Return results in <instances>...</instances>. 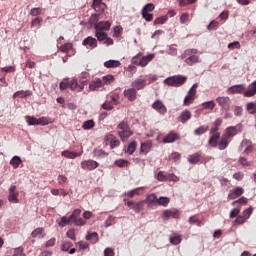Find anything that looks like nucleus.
<instances>
[{
  "label": "nucleus",
  "mask_w": 256,
  "mask_h": 256,
  "mask_svg": "<svg viewBox=\"0 0 256 256\" xmlns=\"http://www.w3.org/2000/svg\"><path fill=\"white\" fill-rule=\"evenodd\" d=\"M232 205L233 206H235V205H247V198L246 197H241L238 200L233 201Z\"/></svg>",
  "instance_id": "obj_61"
},
{
  "label": "nucleus",
  "mask_w": 256,
  "mask_h": 256,
  "mask_svg": "<svg viewBox=\"0 0 256 256\" xmlns=\"http://www.w3.org/2000/svg\"><path fill=\"white\" fill-rule=\"evenodd\" d=\"M192 117L191 111L189 110H184L183 112H181V114L179 115L178 119L179 121H181L182 123H187V121H189Z\"/></svg>",
  "instance_id": "obj_32"
},
{
  "label": "nucleus",
  "mask_w": 256,
  "mask_h": 256,
  "mask_svg": "<svg viewBox=\"0 0 256 256\" xmlns=\"http://www.w3.org/2000/svg\"><path fill=\"white\" fill-rule=\"evenodd\" d=\"M219 151H225L227 147H229V138L222 134L220 141L217 145Z\"/></svg>",
  "instance_id": "obj_28"
},
{
  "label": "nucleus",
  "mask_w": 256,
  "mask_h": 256,
  "mask_svg": "<svg viewBox=\"0 0 256 256\" xmlns=\"http://www.w3.org/2000/svg\"><path fill=\"white\" fill-rule=\"evenodd\" d=\"M247 220L243 215H239L234 220V225H243Z\"/></svg>",
  "instance_id": "obj_59"
},
{
  "label": "nucleus",
  "mask_w": 256,
  "mask_h": 256,
  "mask_svg": "<svg viewBox=\"0 0 256 256\" xmlns=\"http://www.w3.org/2000/svg\"><path fill=\"white\" fill-rule=\"evenodd\" d=\"M239 213H241V208H233L229 214L230 219H235V217H239Z\"/></svg>",
  "instance_id": "obj_54"
},
{
  "label": "nucleus",
  "mask_w": 256,
  "mask_h": 256,
  "mask_svg": "<svg viewBox=\"0 0 256 256\" xmlns=\"http://www.w3.org/2000/svg\"><path fill=\"white\" fill-rule=\"evenodd\" d=\"M208 31H217L219 29V22L213 20L207 27Z\"/></svg>",
  "instance_id": "obj_52"
},
{
  "label": "nucleus",
  "mask_w": 256,
  "mask_h": 256,
  "mask_svg": "<svg viewBox=\"0 0 256 256\" xmlns=\"http://www.w3.org/2000/svg\"><path fill=\"white\" fill-rule=\"evenodd\" d=\"M147 85V80L138 78L132 82V87L136 91H141V89H145V86Z\"/></svg>",
  "instance_id": "obj_21"
},
{
  "label": "nucleus",
  "mask_w": 256,
  "mask_h": 256,
  "mask_svg": "<svg viewBox=\"0 0 256 256\" xmlns=\"http://www.w3.org/2000/svg\"><path fill=\"white\" fill-rule=\"evenodd\" d=\"M179 139H181V136L177 134V132L171 131L162 141L163 143H175V141H179Z\"/></svg>",
  "instance_id": "obj_18"
},
{
  "label": "nucleus",
  "mask_w": 256,
  "mask_h": 256,
  "mask_svg": "<svg viewBox=\"0 0 256 256\" xmlns=\"http://www.w3.org/2000/svg\"><path fill=\"white\" fill-rule=\"evenodd\" d=\"M59 50L62 53H69V52H71L70 54H68V57H71L72 55H75V49L73 48V43H65V44L61 45L59 47Z\"/></svg>",
  "instance_id": "obj_20"
},
{
  "label": "nucleus",
  "mask_w": 256,
  "mask_h": 256,
  "mask_svg": "<svg viewBox=\"0 0 256 256\" xmlns=\"http://www.w3.org/2000/svg\"><path fill=\"white\" fill-rule=\"evenodd\" d=\"M180 216L181 212L178 209L164 210L162 213V217L165 219H179Z\"/></svg>",
  "instance_id": "obj_12"
},
{
  "label": "nucleus",
  "mask_w": 256,
  "mask_h": 256,
  "mask_svg": "<svg viewBox=\"0 0 256 256\" xmlns=\"http://www.w3.org/2000/svg\"><path fill=\"white\" fill-rule=\"evenodd\" d=\"M164 83L166 85H169L170 87H181L182 85H185L187 83V76L182 75H175L168 77L164 80Z\"/></svg>",
  "instance_id": "obj_3"
},
{
  "label": "nucleus",
  "mask_w": 256,
  "mask_h": 256,
  "mask_svg": "<svg viewBox=\"0 0 256 256\" xmlns=\"http://www.w3.org/2000/svg\"><path fill=\"white\" fill-rule=\"evenodd\" d=\"M189 223H190V225H195V223H196V225H197L198 227H201V225H203V223H202L201 221H199V219L196 218V216L190 217V218H189Z\"/></svg>",
  "instance_id": "obj_60"
},
{
  "label": "nucleus",
  "mask_w": 256,
  "mask_h": 256,
  "mask_svg": "<svg viewBox=\"0 0 256 256\" xmlns=\"http://www.w3.org/2000/svg\"><path fill=\"white\" fill-rule=\"evenodd\" d=\"M167 19H169L167 15L158 17L154 20V25H164V23H167Z\"/></svg>",
  "instance_id": "obj_49"
},
{
  "label": "nucleus",
  "mask_w": 256,
  "mask_h": 256,
  "mask_svg": "<svg viewBox=\"0 0 256 256\" xmlns=\"http://www.w3.org/2000/svg\"><path fill=\"white\" fill-rule=\"evenodd\" d=\"M256 95V80L252 82L248 89L244 91V97H255Z\"/></svg>",
  "instance_id": "obj_27"
},
{
  "label": "nucleus",
  "mask_w": 256,
  "mask_h": 256,
  "mask_svg": "<svg viewBox=\"0 0 256 256\" xmlns=\"http://www.w3.org/2000/svg\"><path fill=\"white\" fill-rule=\"evenodd\" d=\"M79 210H74L72 214L69 216V218L63 216L61 218V221L59 222L60 227H66V225H69V223H73V219H75L76 215H79Z\"/></svg>",
  "instance_id": "obj_14"
},
{
  "label": "nucleus",
  "mask_w": 256,
  "mask_h": 256,
  "mask_svg": "<svg viewBox=\"0 0 256 256\" xmlns=\"http://www.w3.org/2000/svg\"><path fill=\"white\" fill-rule=\"evenodd\" d=\"M155 11V4L148 3L142 8V17L147 21L151 22L153 20V12Z\"/></svg>",
  "instance_id": "obj_4"
},
{
  "label": "nucleus",
  "mask_w": 256,
  "mask_h": 256,
  "mask_svg": "<svg viewBox=\"0 0 256 256\" xmlns=\"http://www.w3.org/2000/svg\"><path fill=\"white\" fill-rule=\"evenodd\" d=\"M114 165H116V167H127L129 165V161L127 160H123V159H119V160H116Z\"/></svg>",
  "instance_id": "obj_55"
},
{
  "label": "nucleus",
  "mask_w": 256,
  "mask_h": 256,
  "mask_svg": "<svg viewBox=\"0 0 256 256\" xmlns=\"http://www.w3.org/2000/svg\"><path fill=\"white\" fill-rule=\"evenodd\" d=\"M193 3H197V0H179L180 7H187V5H193Z\"/></svg>",
  "instance_id": "obj_57"
},
{
  "label": "nucleus",
  "mask_w": 256,
  "mask_h": 256,
  "mask_svg": "<svg viewBox=\"0 0 256 256\" xmlns=\"http://www.w3.org/2000/svg\"><path fill=\"white\" fill-rule=\"evenodd\" d=\"M94 127H95V121L93 120H87L82 125V129L84 130L93 129Z\"/></svg>",
  "instance_id": "obj_45"
},
{
  "label": "nucleus",
  "mask_w": 256,
  "mask_h": 256,
  "mask_svg": "<svg viewBox=\"0 0 256 256\" xmlns=\"http://www.w3.org/2000/svg\"><path fill=\"white\" fill-rule=\"evenodd\" d=\"M101 87H104L103 86V80L101 79H96L95 81H92L90 84H89V89L91 91H95L96 89H99Z\"/></svg>",
  "instance_id": "obj_36"
},
{
  "label": "nucleus",
  "mask_w": 256,
  "mask_h": 256,
  "mask_svg": "<svg viewBox=\"0 0 256 256\" xmlns=\"http://www.w3.org/2000/svg\"><path fill=\"white\" fill-rule=\"evenodd\" d=\"M136 149H137V142L133 141L128 145L126 153H128V155H133V153H134V151H136Z\"/></svg>",
  "instance_id": "obj_46"
},
{
  "label": "nucleus",
  "mask_w": 256,
  "mask_h": 256,
  "mask_svg": "<svg viewBox=\"0 0 256 256\" xmlns=\"http://www.w3.org/2000/svg\"><path fill=\"white\" fill-rule=\"evenodd\" d=\"M197 96V84H194L188 91V94L184 98V105L189 107L193 101H195V97Z\"/></svg>",
  "instance_id": "obj_5"
},
{
  "label": "nucleus",
  "mask_w": 256,
  "mask_h": 256,
  "mask_svg": "<svg viewBox=\"0 0 256 256\" xmlns=\"http://www.w3.org/2000/svg\"><path fill=\"white\" fill-rule=\"evenodd\" d=\"M104 67L107 69H117V67H121V62L119 60H108L104 62Z\"/></svg>",
  "instance_id": "obj_31"
},
{
  "label": "nucleus",
  "mask_w": 256,
  "mask_h": 256,
  "mask_svg": "<svg viewBox=\"0 0 256 256\" xmlns=\"http://www.w3.org/2000/svg\"><path fill=\"white\" fill-rule=\"evenodd\" d=\"M247 111H249L250 115H255V113H256L255 102H250L247 104Z\"/></svg>",
  "instance_id": "obj_53"
},
{
  "label": "nucleus",
  "mask_w": 256,
  "mask_h": 256,
  "mask_svg": "<svg viewBox=\"0 0 256 256\" xmlns=\"http://www.w3.org/2000/svg\"><path fill=\"white\" fill-rule=\"evenodd\" d=\"M141 56H142V53H138L136 56H134L131 59L132 65H137V67H141Z\"/></svg>",
  "instance_id": "obj_47"
},
{
  "label": "nucleus",
  "mask_w": 256,
  "mask_h": 256,
  "mask_svg": "<svg viewBox=\"0 0 256 256\" xmlns=\"http://www.w3.org/2000/svg\"><path fill=\"white\" fill-rule=\"evenodd\" d=\"M140 149L142 153H149V151L151 150V143H142Z\"/></svg>",
  "instance_id": "obj_58"
},
{
  "label": "nucleus",
  "mask_w": 256,
  "mask_h": 256,
  "mask_svg": "<svg viewBox=\"0 0 256 256\" xmlns=\"http://www.w3.org/2000/svg\"><path fill=\"white\" fill-rule=\"evenodd\" d=\"M216 102L221 107V109L227 110L229 109V105L231 104V98H229L228 96L218 97L216 98Z\"/></svg>",
  "instance_id": "obj_17"
},
{
  "label": "nucleus",
  "mask_w": 256,
  "mask_h": 256,
  "mask_svg": "<svg viewBox=\"0 0 256 256\" xmlns=\"http://www.w3.org/2000/svg\"><path fill=\"white\" fill-rule=\"evenodd\" d=\"M94 157H107V155H109V153L105 152V150L103 149H94L93 151Z\"/></svg>",
  "instance_id": "obj_44"
},
{
  "label": "nucleus",
  "mask_w": 256,
  "mask_h": 256,
  "mask_svg": "<svg viewBox=\"0 0 256 256\" xmlns=\"http://www.w3.org/2000/svg\"><path fill=\"white\" fill-rule=\"evenodd\" d=\"M86 241H92L93 243H97L99 241V234L97 232H88L86 235Z\"/></svg>",
  "instance_id": "obj_41"
},
{
  "label": "nucleus",
  "mask_w": 256,
  "mask_h": 256,
  "mask_svg": "<svg viewBox=\"0 0 256 256\" xmlns=\"http://www.w3.org/2000/svg\"><path fill=\"white\" fill-rule=\"evenodd\" d=\"M158 201L159 198H157V195L155 193L147 195L145 199V203H148V205H157Z\"/></svg>",
  "instance_id": "obj_34"
},
{
  "label": "nucleus",
  "mask_w": 256,
  "mask_h": 256,
  "mask_svg": "<svg viewBox=\"0 0 256 256\" xmlns=\"http://www.w3.org/2000/svg\"><path fill=\"white\" fill-rule=\"evenodd\" d=\"M219 139H221V136H219V134L212 135L208 140V145L213 148L217 147V145L219 144Z\"/></svg>",
  "instance_id": "obj_37"
},
{
  "label": "nucleus",
  "mask_w": 256,
  "mask_h": 256,
  "mask_svg": "<svg viewBox=\"0 0 256 256\" xmlns=\"http://www.w3.org/2000/svg\"><path fill=\"white\" fill-rule=\"evenodd\" d=\"M102 83L104 85H111V83H115V76L108 74L102 77Z\"/></svg>",
  "instance_id": "obj_40"
},
{
  "label": "nucleus",
  "mask_w": 256,
  "mask_h": 256,
  "mask_svg": "<svg viewBox=\"0 0 256 256\" xmlns=\"http://www.w3.org/2000/svg\"><path fill=\"white\" fill-rule=\"evenodd\" d=\"M39 235H43V228H36L31 233V237H33L34 239H35V237H39Z\"/></svg>",
  "instance_id": "obj_63"
},
{
  "label": "nucleus",
  "mask_w": 256,
  "mask_h": 256,
  "mask_svg": "<svg viewBox=\"0 0 256 256\" xmlns=\"http://www.w3.org/2000/svg\"><path fill=\"white\" fill-rule=\"evenodd\" d=\"M201 155H203L201 151L189 155L188 162L191 163V165H197V163L201 161Z\"/></svg>",
  "instance_id": "obj_26"
},
{
  "label": "nucleus",
  "mask_w": 256,
  "mask_h": 256,
  "mask_svg": "<svg viewBox=\"0 0 256 256\" xmlns=\"http://www.w3.org/2000/svg\"><path fill=\"white\" fill-rule=\"evenodd\" d=\"M104 141L106 143H110V148L115 149L116 147H119L121 145V141L115 137L113 134H107L104 138Z\"/></svg>",
  "instance_id": "obj_11"
},
{
  "label": "nucleus",
  "mask_w": 256,
  "mask_h": 256,
  "mask_svg": "<svg viewBox=\"0 0 256 256\" xmlns=\"http://www.w3.org/2000/svg\"><path fill=\"white\" fill-rule=\"evenodd\" d=\"M166 181H173L174 183H177L179 178L175 174H167Z\"/></svg>",
  "instance_id": "obj_64"
},
{
  "label": "nucleus",
  "mask_w": 256,
  "mask_h": 256,
  "mask_svg": "<svg viewBox=\"0 0 256 256\" xmlns=\"http://www.w3.org/2000/svg\"><path fill=\"white\" fill-rule=\"evenodd\" d=\"M243 193H245V189H243V187H241V186H238L234 190L230 191V193L228 194V199L230 201H233V200L237 199L238 197H241V195H243Z\"/></svg>",
  "instance_id": "obj_16"
},
{
  "label": "nucleus",
  "mask_w": 256,
  "mask_h": 256,
  "mask_svg": "<svg viewBox=\"0 0 256 256\" xmlns=\"http://www.w3.org/2000/svg\"><path fill=\"white\" fill-rule=\"evenodd\" d=\"M31 95H33L31 90H20L13 94V99H17V97H20V99H25V97H31Z\"/></svg>",
  "instance_id": "obj_30"
},
{
  "label": "nucleus",
  "mask_w": 256,
  "mask_h": 256,
  "mask_svg": "<svg viewBox=\"0 0 256 256\" xmlns=\"http://www.w3.org/2000/svg\"><path fill=\"white\" fill-rule=\"evenodd\" d=\"M26 120L28 125H49V118L47 117H40L35 118L33 116H26Z\"/></svg>",
  "instance_id": "obj_7"
},
{
  "label": "nucleus",
  "mask_w": 256,
  "mask_h": 256,
  "mask_svg": "<svg viewBox=\"0 0 256 256\" xmlns=\"http://www.w3.org/2000/svg\"><path fill=\"white\" fill-rule=\"evenodd\" d=\"M152 108L157 111V113H160V115H165V113H167V106H165L161 100H156L152 104Z\"/></svg>",
  "instance_id": "obj_15"
},
{
  "label": "nucleus",
  "mask_w": 256,
  "mask_h": 256,
  "mask_svg": "<svg viewBox=\"0 0 256 256\" xmlns=\"http://www.w3.org/2000/svg\"><path fill=\"white\" fill-rule=\"evenodd\" d=\"M8 201L9 203L17 204L19 203V190H17V186L11 185L8 189Z\"/></svg>",
  "instance_id": "obj_8"
},
{
  "label": "nucleus",
  "mask_w": 256,
  "mask_h": 256,
  "mask_svg": "<svg viewBox=\"0 0 256 256\" xmlns=\"http://www.w3.org/2000/svg\"><path fill=\"white\" fill-rule=\"evenodd\" d=\"M203 109H210L213 111L215 109V102L213 100L202 103Z\"/></svg>",
  "instance_id": "obj_51"
},
{
  "label": "nucleus",
  "mask_w": 256,
  "mask_h": 256,
  "mask_svg": "<svg viewBox=\"0 0 256 256\" xmlns=\"http://www.w3.org/2000/svg\"><path fill=\"white\" fill-rule=\"evenodd\" d=\"M62 157L66 159H77V157H81L83 155V150L81 152H73L69 150H64L61 152Z\"/></svg>",
  "instance_id": "obj_22"
},
{
  "label": "nucleus",
  "mask_w": 256,
  "mask_h": 256,
  "mask_svg": "<svg viewBox=\"0 0 256 256\" xmlns=\"http://www.w3.org/2000/svg\"><path fill=\"white\" fill-rule=\"evenodd\" d=\"M209 131V126L202 125L194 130V135H197L198 137L201 135H205Z\"/></svg>",
  "instance_id": "obj_39"
},
{
  "label": "nucleus",
  "mask_w": 256,
  "mask_h": 256,
  "mask_svg": "<svg viewBox=\"0 0 256 256\" xmlns=\"http://www.w3.org/2000/svg\"><path fill=\"white\" fill-rule=\"evenodd\" d=\"M123 203H125L127 207H130V209H133L135 213H139L144 207L143 201L133 202L131 200L124 199Z\"/></svg>",
  "instance_id": "obj_9"
},
{
  "label": "nucleus",
  "mask_w": 256,
  "mask_h": 256,
  "mask_svg": "<svg viewBox=\"0 0 256 256\" xmlns=\"http://www.w3.org/2000/svg\"><path fill=\"white\" fill-rule=\"evenodd\" d=\"M153 59H155V54H149L147 56L142 55L140 58V67H147Z\"/></svg>",
  "instance_id": "obj_29"
},
{
  "label": "nucleus",
  "mask_w": 256,
  "mask_h": 256,
  "mask_svg": "<svg viewBox=\"0 0 256 256\" xmlns=\"http://www.w3.org/2000/svg\"><path fill=\"white\" fill-rule=\"evenodd\" d=\"M143 191H145V187H138L136 189L133 190H129L127 192H125V196L129 197L130 199H133V197H135V195H143Z\"/></svg>",
  "instance_id": "obj_23"
},
{
  "label": "nucleus",
  "mask_w": 256,
  "mask_h": 256,
  "mask_svg": "<svg viewBox=\"0 0 256 256\" xmlns=\"http://www.w3.org/2000/svg\"><path fill=\"white\" fill-rule=\"evenodd\" d=\"M100 14H94L91 16L90 21L94 23V27L96 31H109L111 29V22L109 21H100L99 22Z\"/></svg>",
  "instance_id": "obj_2"
},
{
  "label": "nucleus",
  "mask_w": 256,
  "mask_h": 256,
  "mask_svg": "<svg viewBox=\"0 0 256 256\" xmlns=\"http://www.w3.org/2000/svg\"><path fill=\"white\" fill-rule=\"evenodd\" d=\"M81 167L86 171H93L99 167V163L95 160H84L81 162Z\"/></svg>",
  "instance_id": "obj_10"
},
{
  "label": "nucleus",
  "mask_w": 256,
  "mask_h": 256,
  "mask_svg": "<svg viewBox=\"0 0 256 256\" xmlns=\"http://www.w3.org/2000/svg\"><path fill=\"white\" fill-rule=\"evenodd\" d=\"M117 133L118 137H120L121 141L125 143L129 137L133 135V130H131V127H129V123L127 121L123 120L117 125Z\"/></svg>",
  "instance_id": "obj_1"
},
{
  "label": "nucleus",
  "mask_w": 256,
  "mask_h": 256,
  "mask_svg": "<svg viewBox=\"0 0 256 256\" xmlns=\"http://www.w3.org/2000/svg\"><path fill=\"white\" fill-rule=\"evenodd\" d=\"M82 45L89 47L90 49H95L97 47V40L91 36L85 38L82 42Z\"/></svg>",
  "instance_id": "obj_25"
},
{
  "label": "nucleus",
  "mask_w": 256,
  "mask_h": 256,
  "mask_svg": "<svg viewBox=\"0 0 256 256\" xmlns=\"http://www.w3.org/2000/svg\"><path fill=\"white\" fill-rule=\"evenodd\" d=\"M228 95H235V94H244L245 93V85L238 84L228 88L227 90Z\"/></svg>",
  "instance_id": "obj_13"
},
{
  "label": "nucleus",
  "mask_w": 256,
  "mask_h": 256,
  "mask_svg": "<svg viewBox=\"0 0 256 256\" xmlns=\"http://www.w3.org/2000/svg\"><path fill=\"white\" fill-rule=\"evenodd\" d=\"M23 163V161L21 160V158L19 156H14L11 160H10V165H12V167L14 169H18L19 165Z\"/></svg>",
  "instance_id": "obj_42"
},
{
  "label": "nucleus",
  "mask_w": 256,
  "mask_h": 256,
  "mask_svg": "<svg viewBox=\"0 0 256 256\" xmlns=\"http://www.w3.org/2000/svg\"><path fill=\"white\" fill-rule=\"evenodd\" d=\"M66 89H69V78H65L60 82V91H65Z\"/></svg>",
  "instance_id": "obj_56"
},
{
  "label": "nucleus",
  "mask_w": 256,
  "mask_h": 256,
  "mask_svg": "<svg viewBox=\"0 0 256 256\" xmlns=\"http://www.w3.org/2000/svg\"><path fill=\"white\" fill-rule=\"evenodd\" d=\"M189 21V13L185 12L180 16V23L185 25Z\"/></svg>",
  "instance_id": "obj_62"
},
{
  "label": "nucleus",
  "mask_w": 256,
  "mask_h": 256,
  "mask_svg": "<svg viewBox=\"0 0 256 256\" xmlns=\"http://www.w3.org/2000/svg\"><path fill=\"white\" fill-rule=\"evenodd\" d=\"M251 215H253V206H250L249 208L245 209L242 212V216L247 220L249 219V217H251Z\"/></svg>",
  "instance_id": "obj_50"
},
{
  "label": "nucleus",
  "mask_w": 256,
  "mask_h": 256,
  "mask_svg": "<svg viewBox=\"0 0 256 256\" xmlns=\"http://www.w3.org/2000/svg\"><path fill=\"white\" fill-rule=\"evenodd\" d=\"M92 7L97 11L96 15H101V13L105 11V3H103V0H93Z\"/></svg>",
  "instance_id": "obj_19"
},
{
  "label": "nucleus",
  "mask_w": 256,
  "mask_h": 256,
  "mask_svg": "<svg viewBox=\"0 0 256 256\" xmlns=\"http://www.w3.org/2000/svg\"><path fill=\"white\" fill-rule=\"evenodd\" d=\"M195 63H199V56L192 55L185 59V64L189 65L190 67H193Z\"/></svg>",
  "instance_id": "obj_38"
},
{
  "label": "nucleus",
  "mask_w": 256,
  "mask_h": 256,
  "mask_svg": "<svg viewBox=\"0 0 256 256\" xmlns=\"http://www.w3.org/2000/svg\"><path fill=\"white\" fill-rule=\"evenodd\" d=\"M222 135H224V137H227L228 139H231V137H235V135H237V126H230L226 128V132Z\"/></svg>",
  "instance_id": "obj_33"
},
{
  "label": "nucleus",
  "mask_w": 256,
  "mask_h": 256,
  "mask_svg": "<svg viewBox=\"0 0 256 256\" xmlns=\"http://www.w3.org/2000/svg\"><path fill=\"white\" fill-rule=\"evenodd\" d=\"M169 203H171V199H169V197L161 196L160 198H158L156 205H161L162 207H167V205H169Z\"/></svg>",
  "instance_id": "obj_43"
},
{
  "label": "nucleus",
  "mask_w": 256,
  "mask_h": 256,
  "mask_svg": "<svg viewBox=\"0 0 256 256\" xmlns=\"http://www.w3.org/2000/svg\"><path fill=\"white\" fill-rule=\"evenodd\" d=\"M95 37L99 41H105V39H107L108 35H107V33L103 32V31L96 30Z\"/></svg>",
  "instance_id": "obj_48"
},
{
  "label": "nucleus",
  "mask_w": 256,
  "mask_h": 256,
  "mask_svg": "<svg viewBox=\"0 0 256 256\" xmlns=\"http://www.w3.org/2000/svg\"><path fill=\"white\" fill-rule=\"evenodd\" d=\"M124 97H127L128 101H135L137 99V90L135 88L124 90Z\"/></svg>",
  "instance_id": "obj_24"
},
{
  "label": "nucleus",
  "mask_w": 256,
  "mask_h": 256,
  "mask_svg": "<svg viewBox=\"0 0 256 256\" xmlns=\"http://www.w3.org/2000/svg\"><path fill=\"white\" fill-rule=\"evenodd\" d=\"M86 84L87 81H83L81 84H79V82H77V78H72L69 80L68 89H70V91H77V93H81V91L85 89Z\"/></svg>",
  "instance_id": "obj_6"
},
{
  "label": "nucleus",
  "mask_w": 256,
  "mask_h": 256,
  "mask_svg": "<svg viewBox=\"0 0 256 256\" xmlns=\"http://www.w3.org/2000/svg\"><path fill=\"white\" fill-rule=\"evenodd\" d=\"M75 211H80L78 215L74 216L72 219V223H75L77 226L85 225L87 221L83 220V218H79L81 216V209H75Z\"/></svg>",
  "instance_id": "obj_35"
}]
</instances>
